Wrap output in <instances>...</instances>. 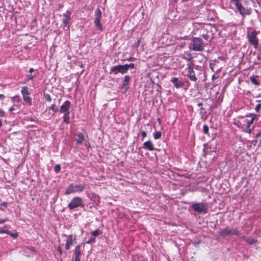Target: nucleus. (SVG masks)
<instances>
[{"label":"nucleus","instance_id":"nucleus-1","mask_svg":"<svg viewBox=\"0 0 261 261\" xmlns=\"http://www.w3.org/2000/svg\"><path fill=\"white\" fill-rule=\"evenodd\" d=\"M71 106V102L68 100H66L61 106L60 108V112L64 114L63 117V121L67 124L70 122L69 110Z\"/></svg>","mask_w":261,"mask_h":261},{"label":"nucleus","instance_id":"nucleus-2","mask_svg":"<svg viewBox=\"0 0 261 261\" xmlns=\"http://www.w3.org/2000/svg\"><path fill=\"white\" fill-rule=\"evenodd\" d=\"M85 189V186L82 184L72 183L69 185L65 192V194L69 195L72 193H80Z\"/></svg>","mask_w":261,"mask_h":261},{"label":"nucleus","instance_id":"nucleus-3","mask_svg":"<svg viewBox=\"0 0 261 261\" xmlns=\"http://www.w3.org/2000/svg\"><path fill=\"white\" fill-rule=\"evenodd\" d=\"M191 208L198 214H205L208 212V205L207 203L202 202L195 203L192 204Z\"/></svg>","mask_w":261,"mask_h":261},{"label":"nucleus","instance_id":"nucleus-4","mask_svg":"<svg viewBox=\"0 0 261 261\" xmlns=\"http://www.w3.org/2000/svg\"><path fill=\"white\" fill-rule=\"evenodd\" d=\"M79 207H84L83 201L82 198L80 197H74L68 204V207L72 210Z\"/></svg>","mask_w":261,"mask_h":261},{"label":"nucleus","instance_id":"nucleus-5","mask_svg":"<svg viewBox=\"0 0 261 261\" xmlns=\"http://www.w3.org/2000/svg\"><path fill=\"white\" fill-rule=\"evenodd\" d=\"M258 32L254 31L252 32H248L247 38L248 42L253 45L254 48H256L258 44V40L257 37Z\"/></svg>","mask_w":261,"mask_h":261},{"label":"nucleus","instance_id":"nucleus-6","mask_svg":"<svg viewBox=\"0 0 261 261\" xmlns=\"http://www.w3.org/2000/svg\"><path fill=\"white\" fill-rule=\"evenodd\" d=\"M189 63L187 64V67L186 70H187V76L192 81L196 82L197 78L195 75V72L193 70V64L191 59L188 60Z\"/></svg>","mask_w":261,"mask_h":261},{"label":"nucleus","instance_id":"nucleus-7","mask_svg":"<svg viewBox=\"0 0 261 261\" xmlns=\"http://www.w3.org/2000/svg\"><path fill=\"white\" fill-rule=\"evenodd\" d=\"M192 49L194 51H202L203 50V42L200 38L194 37L192 40Z\"/></svg>","mask_w":261,"mask_h":261},{"label":"nucleus","instance_id":"nucleus-8","mask_svg":"<svg viewBox=\"0 0 261 261\" xmlns=\"http://www.w3.org/2000/svg\"><path fill=\"white\" fill-rule=\"evenodd\" d=\"M101 11L99 8L96 9L94 12V23L95 25L98 28V29L100 31H103V29L102 24L100 23V19L101 18Z\"/></svg>","mask_w":261,"mask_h":261},{"label":"nucleus","instance_id":"nucleus-9","mask_svg":"<svg viewBox=\"0 0 261 261\" xmlns=\"http://www.w3.org/2000/svg\"><path fill=\"white\" fill-rule=\"evenodd\" d=\"M70 15L71 13L69 11H67L66 13H64L63 16V23L64 24L63 29L68 31L70 29V25L69 24L70 21Z\"/></svg>","mask_w":261,"mask_h":261},{"label":"nucleus","instance_id":"nucleus-10","mask_svg":"<svg viewBox=\"0 0 261 261\" xmlns=\"http://www.w3.org/2000/svg\"><path fill=\"white\" fill-rule=\"evenodd\" d=\"M238 11L240 14L243 16L244 17L245 15H250L251 14V10L250 9H248L247 8H245L242 6V4L240 5L237 7Z\"/></svg>","mask_w":261,"mask_h":261},{"label":"nucleus","instance_id":"nucleus-11","mask_svg":"<svg viewBox=\"0 0 261 261\" xmlns=\"http://www.w3.org/2000/svg\"><path fill=\"white\" fill-rule=\"evenodd\" d=\"M0 233H6L9 234L13 239H16L18 236V232H17L16 231L12 232L9 229H0Z\"/></svg>","mask_w":261,"mask_h":261},{"label":"nucleus","instance_id":"nucleus-12","mask_svg":"<svg viewBox=\"0 0 261 261\" xmlns=\"http://www.w3.org/2000/svg\"><path fill=\"white\" fill-rule=\"evenodd\" d=\"M143 148L150 151L155 149L153 144L150 140L147 141L143 143Z\"/></svg>","mask_w":261,"mask_h":261},{"label":"nucleus","instance_id":"nucleus-13","mask_svg":"<svg viewBox=\"0 0 261 261\" xmlns=\"http://www.w3.org/2000/svg\"><path fill=\"white\" fill-rule=\"evenodd\" d=\"M171 81L176 88H180L183 85V83H182V82L179 81L177 77H173L171 79Z\"/></svg>","mask_w":261,"mask_h":261},{"label":"nucleus","instance_id":"nucleus-14","mask_svg":"<svg viewBox=\"0 0 261 261\" xmlns=\"http://www.w3.org/2000/svg\"><path fill=\"white\" fill-rule=\"evenodd\" d=\"M73 236L70 234L68 236L66 240V244L65 246L66 249L68 250L70 248V245L72 244L73 242Z\"/></svg>","mask_w":261,"mask_h":261},{"label":"nucleus","instance_id":"nucleus-15","mask_svg":"<svg viewBox=\"0 0 261 261\" xmlns=\"http://www.w3.org/2000/svg\"><path fill=\"white\" fill-rule=\"evenodd\" d=\"M120 65L114 66L111 68L110 73L111 74L112 73L117 74L118 73H120Z\"/></svg>","mask_w":261,"mask_h":261},{"label":"nucleus","instance_id":"nucleus-16","mask_svg":"<svg viewBox=\"0 0 261 261\" xmlns=\"http://www.w3.org/2000/svg\"><path fill=\"white\" fill-rule=\"evenodd\" d=\"M85 139L84 135L83 133H80L77 134V139L76 140V144H82Z\"/></svg>","mask_w":261,"mask_h":261},{"label":"nucleus","instance_id":"nucleus-17","mask_svg":"<svg viewBox=\"0 0 261 261\" xmlns=\"http://www.w3.org/2000/svg\"><path fill=\"white\" fill-rule=\"evenodd\" d=\"M81 246L79 245H76L74 248V255L75 256L80 257L81 254Z\"/></svg>","mask_w":261,"mask_h":261},{"label":"nucleus","instance_id":"nucleus-18","mask_svg":"<svg viewBox=\"0 0 261 261\" xmlns=\"http://www.w3.org/2000/svg\"><path fill=\"white\" fill-rule=\"evenodd\" d=\"M250 115L252 116L253 117L250 120L246 121V127H250L251 125L253 123L254 120L256 117V115L253 114H250Z\"/></svg>","mask_w":261,"mask_h":261},{"label":"nucleus","instance_id":"nucleus-19","mask_svg":"<svg viewBox=\"0 0 261 261\" xmlns=\"http://www.w3.org/2000/svg\"><path fill=\"white\" fill-rule=\"evenodd\" d=\"M231 232V229H221L219 231V233L221 236L229 235Z\"/></svg>","mask_w":261,"mask_h":261},{"label":"nucleus","instance_id":"nucleus-20","mask_svg":"<svg viewBox=\"0 0 261 261\" xmlns=\"http://www.w3.org/2000/svg\"><path fill=\"white\" fill-rule=\"evenodd\" d=\"M21 94L22 96L30 95V93L28 90V88L27 87H23L21 89Z\"/></svg>","mask_w":261,"mask_h":261},{"label":"nucleus","instance_id":"nucleus-21","mask_svg":"<svg viewBox=\"0 0 261 261\" xmlns=\"http://www.w3.org/2000/svg\"><path fill=\"white\" fill-rule=\"evenodd\" d=\"M129 81H130V76L128 75H125L124 78L123 87H125V86H126L128 85Z\"/></svg>","mask_w":261,"mask_h":261},{"label":"nucleus","instance_id":"nucleus-22","mask_svg":"<svg viewBox=\"0 0 261 261\" xmlns=\"http://www.w3.org/2000/svg\"><path fill=\"white\" fill-rule=\"evenodd\" d=\"M102 233V232L101 230L99 229H96V230H94L91 232V235L94 236V238H95V237L98 236L99 235H101Z\"/></svg>","mask_w":261,"mask_h":261},{"label":"nucleus","instance_id":"nucleus-23","mask_svg":"<svg viewBox=\"0 0 261 261\" xmlns=\"http://www.w3.org/2000/svg\"><path fill=\"white\" fill-rule=\"evenodd\" d=\"M120 73H121L122 74H124L127 72L128 70L127 69V66H125V65H120Z\"/></svg>","mask_w":261,"mask_h":261},{"label":"nucleus","instance_id":"nucleus-24","mask_svg":"<svg viewBox=\"0 0 261 261\" xmlns=\"http://www.w3.org/2000/svg\"><path fill=\"white\" fill-rule=\"evenodd\" d=\"M23 100L26 102L28 103L30 105L32 104V99L29 96V95L23 96Z\"/></svg>","mask_w":261,"mask_h":261},{"label":"nucleus","instance_id":"nucleus-25","mask_svg":"<svg viewBox=\"0 0 261 261\" xmlns=\"http://www.w3.org/2000/svg\"><path fill=\"white\" fill-rule=\"evenodd\" d=\"M246 241L251 245L254 244L257 242L256 240L250 238H247Z\"/></svg>","mask_w":261,"mask_h":261},{"label":"nucleus","instance_id":"nucleus-26","mask_svg":"<svg viewBox=\"0 0 261 261\" xmlns=\"http://www.w3.org/2000/svg\"><path fill=\"white\" fill-rule=\"evenodd\" d=\"M161 132H156L153 134V137L155 139L157 140L161 137Z\"/></svg>","mask_w":261,"mask_h":261},{"label":"nucleus","instance_id":"nucleus-27","mask_svg":"<svg viewBox=\"0 0 261 261\" xmlns=\"http://www.w3.org/2000/svg\"><path fill=\"white\" fill-rule=\"evenodd\" d=\"M251 82L255 85H258L259 84V82L256 80V79L254 76L250 77Z\"/></svg>","mask_w":261,"mask_h":261},{"label":"nucleus","instance_id":"nucleus-28","mask_svg":"<svg viewBox=\"0 0 261 261\" xmlns=\"http://www.w3.org/2000/svg\"><path fill=\"white\" fill-rule=\"evenodd\" d=\"M49 110H52L54 112H56L58 111V108L55 106V105H52L50 107L48 108Z\"/></svg>","mask_w":261,"mask_h":261},{"label":"nucleus","instance_id":"nucleus-29","mask_svg":"<svg viewBox=\"0 0 261 261\" xmlns=\"http://www.w3.org/2000/svg\"><path fill=\"white\" fill-rule=\"evenodd\" d=\"M208 127L207 125H204L203 126V132L204 134H208Z\"/></svg>","mask_w":261,"mask_h":261},{"label":"nucleus","instance_id":"nucleus-30","mask_svg":"<svg viewBox=\"0 0 261 261\" xmlns=\"http://www.w3.org/2000/svg\"><path fill=\"white\" fill-rule=\"evenodd\" d=\"M240 1L241 0H231L232 3L236 6V7L241 4Z\"/></svg>","mask_w":261,"mask_h":261},{"label":"nucleus","instance_id":"nucleus-31","mask_svg":"<svg viewBox=\"0 0 261 261\" xmlns=\"http://www.w3.org/2000/svg\"><path fill=\"white\" fill-rule=\"evenodd\" d=\"M44 98L45 99V100L47 101H51V98L50 96V95H49L48 94H44Z\"/></svg>","mask_w":261,"mask_h":261},{"label":"nucleus","instance_id":"nucleus-32","mask_svg":"<svg viewBox=\"0 0 261 261\" xmlns=\"http://www.w3.org/2000/svg\"><path fill=\"white\" fill-rule=\"evenodd\" d=\"M60 170H61V167H60V165H59V164L56 165L55 167V171L56 173H58L60 171Z\"/></svg>","mask_w":261,"mask_h":261},{"label":"nucleus","instance_id":"nucleus-33","mask_svg":"<svg viewBox=\"0 0 261 261\" xmlns=\"http://www.w3.org/2000/svg\"><path fill=\"white\" fill-rule=\"evenodd\" d=\"M200 114L203 117L204 116V114L206 113V111L203 108L201 107L200 109Z\"/></svg>","mask_w":261,"mask_h":261},{"label":"nucleus","instance_id":"nucleus-34","mask_svg":"<svg viewBox=\"0 0 261 261\" xmlns=\"http://www.w3.org/2000/svg\"><path fill=\"white\" fill-rule=\"evenodd\" d=\"M125 66H127V70L129 69V68H134L135 67V64L134 63H130L129 64H125Z\"/></svg>","mask_w":261,"mask_h":261},{"label":"nucleus","instance_id":"nucleus-35","mask_svg":"<svg viewBox=\"0 0 261 261\" xmlns=\"http://www.w3.org/2000/svg\"><path fill=\"white\" fill-rule=\"evenodd\" d=\"M253 128V127H252V128H250V127H246L245 132L248 134H250Z\"/></svg>","mask_w":261,"mask_h":261},{"label":"nucleus","instance_id":"nucleus-36","mask_svg":"<svg viewBox=\"0 0 261 261\" xmlns=\"http://www.w3.org/2000/svg\"><path fill=\"white\" fill-rule=\"evenodd\" d=\"M260 107H261V103L257 104L256 106V107L255 108V110L256 112H259Z\"/></svg>","mask_w":261,"mask_h":261},{"label":"nucleus","instance_id":"nucleus-37","mask_svg":"<svg viewBox=\"0 0 261 261\" xmlns=\"http://www.w3.org/2000/svg\"><path fill=\"white\" fill-rule=\"evenodd\" d=\"M95 238H91V239H89V240H88V241H87L86 242V243H87V244H91V243H92L94 242H95Z\"/></svg>","mask_w":261,"mask_h":261},{"label":"nucleus","instance_id":"nucleus-38","mask_svg":"<svg viewBox=\"0 0 261 261\" xmlns=\"http://www.w3.org/2000/svg\"><path fill=\"white\" fill-rule=\"evenodd\" d=\"M202 38L206 40H207L208 39H209V36L208 35H206V34H203L202 35Z\"/></svg>","mask_w":261,"mask_h":261},{"label":"nucleus","instance_id":"nucleus-39","mask_svg":"<svg viewBox=\"0 0 261 261\" xmlns=\"http://www.w3.org/2000/svg\"><path fill=\"white\" fill-rule=\"evenodd\" d=\"M141 136L143 138L146 137V135H147V134H146V133L145 131H142L141 133Z\"/></svg>","mask_w":261,"mask_h":261},{"label":"nucleus","instance_id":"nucleus-40","mask_svg":"<svg viewBox=\"0 0 261 261\" xmlns=\"http://www.w3.org/2000/svg\"><path fill=\"white\" fill-rule=\"evenodd\" d=\"M5 112L2 110H0V117H3L5 115Z\"/></svg>","mask_w":261,"mask_h":261},{"label":"nucleus","instance_id":"nucleus-41","mask_svg":"<svg viewBox=\"0 0 261 261\" xmlns=\"http://www.w3.org/2000/svg\"><path fill=\"white\" fill-rule=\"evenodd\" d=\"M80 260H81L80 257H77V256H75L74 259L72 260V261H80Z\"/></svg>","mask_w":261,"mask_h":261},{"label":"nucleus","instance_id":"nucleus-42","mask_svg":"<svg viewBox=\"0 0 261 261\" xmlns=\"http://www.w3.org/2000/svg\"><path fill=\"white\" fill-rule=\"evenodd\" d=\"M136 60V59L134 57H130L127 59V61H135Z\"/></svg>","mask_w":261,"mask_h":261},{"label":"nucleus","instance_id":"nucleus-43","mask_svg":"<svg viewBox=\"0 0 261 261\" xmlns=\"http://www.w3.org/2000/svg\"><path fill=\"white\" fill-rule=\"evenodd\" d=\"M93 197L95 198V200H97L98 201L99 200V197L98 196H97V195H96L95 194H93Z\"/></svg>","mask_w":261,"mask_h":261},{"label":"nucleus","instance_id":"nucleus-44","mask_svg":"<svg viewBox=\"0 0 261 261\" xmlns=\"http://www.w3.org/2000/svg\"><path fill=\"white\" fill-rule=\"evenodd\" d=\"M58 251H59L60 255H61L62 254V250L61 247L59 246L58 248Z\"/></svg>","mask_w":261,"mask_h":261},{"label":"nucleus","instance_id":"nucleus-45","mask_svg":"<svg viewBox=\"0 0 261 261\" xmlns=\"http://www.w3.org/2000/svg\"><path fill=\"white\" fill-rule=\"evenodd\" d=\"M257 59H258V61L261 60V53H259L257 55Z\"/></svg>","mask_w":261,"mask_h":261},{"label":"nucleus","instance_id":"nucleus-46","mask_svg":"<svg viewBox=\"0 0 261 261\" xmlns=\"http://www.w3.org/2000/svg\"><path fill=\"white\" fill-rule=\"evenodd\" d=\"M261 138V130L260 131L259 133H258L256 136V138Z\"/></svg>","mask_w":261,"mask_h":261},{"label":"nucleus","instance_id":"nucleus-47","mask_svg":"<svg viewBox=\"0 0 261 261\" xmlns=\"http://www.w3.org/2000/svg\"><path fill=\"white\" fill-rule=\"evenodd\" d=\"M5 97V95L3 94H0V99H4Z\"/></svg>","mask_w":261,"mask_h":261},{"label":"nucleus","instance_id":"nucleus-48","mask_svg":"<svg viewBox=\"0 0 261 261\" xmlns=\"http://www.w3.org/2000/svg\"><path fill=\"white\" fill-rule=\"evenodd\" d=\"M14 107H11L10 109H9V111L10 112H12L14 110Z\"/></svg>","mask_w":261,"mask_h":261},{"label":"nucleus","instance_id":"nucleus-49","mask_svg":"<svg viewBox=\"0 0 261 261\" xmlns=\"http://www.w3.org/2000/svg\"><path fill=\"white\" fill-rule=\"evenodd\" d=\"M34 69H33V68H31L30 69V70H29V72L31 73V72H33V71H34Z\"/></svg>","mask_w":261,"mask_h":261},{"label":"nucleus","instance_id":"nucleus-50","mask_svg":"<svg viewBox=\"0 0 261 261\" xmlns=\"http://www.w3.org/2000/svg\"><path fill=\"white\" fill-rule=\"evenodd\" d=\"M198 105V107H201V106H202V103H201V102H200V103H198V105Z\"/></svg>","mask_w":261,"mask_h":261},{"label":"nucleus","instance_id":"nucleus-51","mask_svg":"<svg viewBox=\"0 0 261 261\" xmlns=\"http://www.w3.org/2000/svg\"><path fill=\"white\" fill-rule=\"evenodd\" d=\"M34 78V76H33L32 74L30 75V79H33Z\"/></svg>","mask_w":261,"mask_h":261},{"label":"nucleus","instance_id":"nucleus-52","mask_svg":"<svg viewBox=\"0 0 261 261\" xmlns=\"http://www.w3.org/2000/svg\"><path fill=\"white\" fill-rule=\"evenodd\" d=\"M3 125L2 121L0 120V127H1Z\"/></svg>","mask_w":261,"mask_h":261},{"label":"nucleus","instance_id":"nucleus-53","mask_svg":"<svg viewBox=\"0 0 261 261\" xmlns=\"http://www.w3.org/2000/svg\"><path fill=\"white\" fill-rule=\"evenodd\" d=\"M3 204L4 205V206H6L7 203H3Z\"/></svg>","mask_w":261,"mask_h":261}]
</instances>
